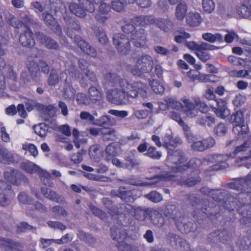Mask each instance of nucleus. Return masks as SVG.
<instances>
[{
  "label": "nucleus",
  "mask_w": 251,
  "mask_h": 251,
  "mask_svg": "<svg viewBox=\"0 0 251 251\" xmlns=\"http://www.w3.org/2000/svg\"><path fill=\"white\" fill-rule=\"evenodd\" d=\"M182 143V140L178 137H174L173 136L166 134L163 139V147L165 148L168 151H175L176 148L180 146Z\"/></svg>",
  "instance_id": "28"
},
{
  "label": "nucleus",
  "mask_w": 251,
  "mask_h": 251,
  "mask_svg": "<svg viewBox=\"0 0 251 251\" xmlns=\"http://www.w3.org/2000/svg\"><path fill=\"white\" fill-rule=\"evenodd\" d=\"M8 23L15 28H24L19 38V42L22 46L30 48L35 45L33 32L28 25L14 16L9 19Z\"/></svg>",
  "instance_id": "6"
},
{
  "label": "nucleus",
  "mask_w": 251,
  "mask_h": 251,
  "mask_svg": "<svg viewBox=\"0 0 251 251\" xmlns=\"http://www.w3.org/2000/svg\"><path fill=\"white\" fill-rule=\"evenodd\" d=\"M5 180L13 185L18 186L27 181V178L18 170L10 168L3 173Z\"/></svg>",
  "instance_id": "15"
},
{
  "label": "nucleus",
  "mask_w": 251,
  "mask_h": 251,
  "mask_svg": "<svg viewBox=\"0 0 251 251\" xmlns=\"http://www.w3.org/2000/svg\"><path fill=\"white\" fill-rule=\"evenodd\" d=\"M89 208L95 216L99 217L100 219L103 220L107 217L106 213L99 208L91 204L89 205Z\"/></svg>",
  "instance_id": "55"
},
{
  "label": "nucleus",
  "mask_w": 251,
  "mask_h": 251,
  "mask_svg": "<svg viewBox=\"0 0 251 251\" xmlns=\"http://www.w3.org/2000/svg\"><path fill=\"white\" fill-rule=\"evenodd\" d=\"M42 16L44 22L47 25L50 26L51 29L55 33L58 35L62 34L61 27L58 24L57 21L51 14L44 13L42 14Z\"/></svg>",
  "instance_id": "30"
},
{
  "label": "nucleus",
  "mask_w": 251,
  "mask_h": 251,
  "mask_svg": "<svg viewBox=\"0 0 251 251\" xmlns=\"http://www.w3.org/2000/svg\"><path fill=\"white\" fill-rule=\"evenodd\" d=\"M64 64L65 70L60 74V80H64L65 83H67L73 79H79L80 73L76 68L75 63L72 61H66Z\"/></svg>",
  "instance_id": "14"
},
{
  "label": "nucleus",
  "mask_w": 251,
  "mask_h": 251,
  "mask_svg": "<svg viewBox=\"0 0 251 251\" xmlns=\"http://www.w3.org/2000/svg\"><path fill=\"white\" fill-rule=\"evenodd\" d=\"M23 169L25 170L27 173L32 174H38L42 179L43 178L49 179L51 178V175L47 171L42 169L37 165L30 162H23L21 164Z\"/></svg>",
  "instance_id": "19"
},
{
  "label": "nucleus",
  "mask_w": 251,
  "mask_h": 251,
  "mask_svg": "<svg viewBox=\"0 0 251 251\" xmlns=\"http://www.w3.org/2000/svg\"><path fill=\"white\" fill-rule=\"evenodd\" d=\"M111 8V6L106 2H103L101 3L99 6V12L100 14L96 16V20L102 23H104L107 19V17L106 15H107Z\"/></svg>",
  "instance_id": "37"
},
{
  "label": "nucleus",
  "mask_w": 251,
  "mask_h": 251,
  "mask_svg": "<svg viewBox=\"0 0 251 251\" xmlns=\"http://www.w3.org/2000/svg\"><path fill=\"white\" fill-rule=\"evenodd\" d=\"M137 151L139 153H143L145 156L152 160H159L162 156L161 151H158L154 146L148 147V144L146 142L140 144L137 147Z\"/></svg>",
  "instance_id": "17"
},
{
  "label": "nucleus",
  "mask_w": 251,
  "mask_h": 251,
  "mask_svg": "<svg viewBox=\"0 0 251 251\" xmlns=\"http://www.w3.org/2000/svg\"><path fill=\"white\" fill-rule=\"evenodd\" d=\"M5 186V188L4 187L2 188L4 191L0 194V205L2 206H7L9 204V199L13 198L15 196L11 185L7 184Z\"/></svg>",
  "instance_id": "32"
},
{
  "label": "nucleus",
  "mask_w": 251,
  "mask_h": 251,
  "mask_svg": "<svg viewBox=\"0 0 251 251\" xmlns=\"http://www.w3.org/2000/svg\"><path fill=\"white\" fill-rule=\"evenodd\" d=\"M189 76L193 79L199 80L201 82H216L219 80V77L214 75L199 74L197 75H193Z\"/></svg>",
  "instance_id": "38"
},
{
  "label": "nucleus",
  "mask_w": 251,
  "mask_h": 251,
  "mask_svg": "<svg viewBox=\"0 0 251 251\" xmlns=\"http://www.w3.org/2000/svg\"><path fill=\"white\" fill-rule=\"evenodd\" d=\"M28 57L26 66L30 73V75L25 72H23L21 74V79L25 84H27L31 81V78L36 80L40 75V71L38 64L33 60Z\"/></svg>",
  "instance_id": "16"
},
{
  "label": "nucleus",
  "mask_w": 251,
  "mask_h": 251,
  "mask_svg": "<svg viewBox=\"0 0 251 251\" xmlns=\"http://www.w3.org/2000/svg\"><path fill=\"white\" fill-rule=\"evenodd\" d=\"M182 101L185 105V113L188 117L193 118L197 116L199 110L202 113H207L211 110V105L209 106L205 102L199 97L195 98L193 102L186 98H183Z\"/></svg>",
  "instance_id": "7"
},
{
  "label": "nucleus",
  "mask_w": 251,
  "mask_h": 251,
  "mask_svg": "<svg viewBox=\"0 0 251 251\" xmlns=\"http://www.w3.org/2000/svg\"><path fill=\"white\" fill-rule=\"evenodd\" d=\"M145 197L154 203H158L162 200V195L156 191H151L145 195Z\"/></svg>",
  "instance_id": "53"
},
{
  "label": "nucleus",
  "mask_w": 251,
  "mask_h": 251,
  "mask_svg": "<svg viewBox=\"0 0 251 251\" xmlns=\"http://www.w3.org/2000/svg\"><path fill=\"white\" fill-rule=\"evenodd\" d=\"M135 17L131 20L132 24H127L122 26L123 31L127 35L117 34L113 36V44L118 51L122 54H127L130 50L129 38L136 47L143 48L146 45L147 34L144 29L135 30L134 25H136L132 22Z\"/></svg>",
  "instance_id": "3"
},
{
  "label": "nucleus",
  "mask_w": 251,
  "mask_h": 251,
  "mask_svg": "<svg viewBox=\"0 0 251 251\" xmlns=\"http://www.w3.org/2000/svg\"><path fill=\"white\" fill-rule=\"evenodd\" d=\"M74 40L79 48L86 54L93 57L96 56L97 51L96 50L89 45L80 36L75 35L74 37Z\"/></svg>",
  "instance_id": "29"
},
{
  "label": "nucleus",
  "mask_w": 251,
  "mask_h": 251,
  "mask_svg": "<svg viewBox=\"0 0 251 251\" xmlns=\"http://www.w3.org/2000/svg\"><path fill=\"white\" fill-rule=\"evenodd\" d=\"M40 42L45 45L46 48L57 50L59 49V45L57 42L52 38L43 34H39L38 36Z\"/></svg>",
  "instance_id": "39"
},
{
  "label": "nucleus",
  "mask_w": 251,
  "mask_h": 251,
  "mask_svg": "<svg viewBox=\"0 0 251 251\" xmlns=\"http://www.w3.org/2000/svg\"><path fill=\"white\" fill-rule=\"evenodd\" d=\"M201 193L211 198L218 203L210 202L208 200L200 201L195 197V201L192 203L194 207L193 217L199 224L201 221L209 220L215 226L226 224V222H234L235 220V212L241 216L243 215L239 211L243 204H244L243 197L239 192L238 197L231 195L227 191L224 189H210L207 187L200 188Z\"/></svg>",
  "instance_id": "1"
},
{
  "label": "nucleus",
  "mask_w": 251,
  "mask_h": 251,
  "mask_svg": "<svg viewBox=\"0 0 251 251\" xmlns=\"http://www.w3.org/2000/svg\"><path fill=\"white\" fill-rule=\"evenodd\" d=\"M96 33L100 43L103 45L106 44L108 40L102 28H98L96 31Z\"/></svg>",
  "instance_id": "59"
},
{
  "label": "nucleus",
  "mask_w": 251,
  "mask_h": 251,
  "mask_svg": "<svg viewBox=\"0 0 251 251\" xmlns=\"http://www.w3.org/2000/svg\"><path fill=\"white\" fill-rule=\"evenodd\" d=\"M202 39L210 43H215L218 42L219 43H223L224 39L222 35L220 33H215L214 34L211 33H204L202 35Z\"/></svg>",
  "instance_id": "44"
},
{
  "label": "nucleus",
  "mask_w": 251,
  "mask_h": 251,
  "mask_svg": "<svg viewBox=\"0 0 251 251\" xmlns=\"http://www.w3.org/2000/svg\"><path fill=\"white\" fill-rule=\"evenodd\" d=\"M135 153V150H132L126 154L124 165L126 168L131 169L139 165V162L136 159Z\"/></svg>",
  "instance_id": "34"
},
{
  "label": "nucleus",
  "mask_w": 251,
  "mask_h": 251,
  "mask_svg": "<svg viewBox=\"0 0 251 251\" xmlns=\"http://www.w3.org/2000/svg\"><path fill=\"white\" fill-rule=\"evenodd\" d=\"M41 191L42 194L47 199L56 202H59L60 197L55 192L47 187H42Z\"/></svg>",
  "instance_id": "45"
},
{
  "label": "nucleus",
  "mask_w": 251,
  "mask_h": 251,
  "mask_svg": "<svg viewBox=\"0 0 251 251\" xmlns=\"http://www.w3.org/2000/svg\"><path fill=\"white\" fill-rule=\"evenodd\" d=\"M153 66L152 56L149 54H143L137 59L134 65L130 66V71L133 75L141 76L151 73Z\"/></svg>",
  "instance_id": "8"
},
{
  "label": "nucleus",
  "mask_w": 251,
  "mask_h": 251,
  "mask_svg": "<svg viewBox=\"0 0 251 251\" xmlns=\"http://www.w3.org/2000/svg\"><path fill=\"white\" fill-rule=\"evenodd\" d=\"M0 247L5 251H24V246L20 242L0 237Z\"/></svg>",
  "instance_id": "22"
},
{
  "label": "nucleus",
  "mask_w": 251,
  "mask_h": 251,
  "mask_svg": "<svg viewBox=\"0 0 251 251\" xmlns=\"http://www.w3.org/2000/svg\"><path fill=\"white\" fill-rule=\"evenodd\" d=\"M151 208L141 206L134 207L126 204L123 215L125 217H133L139 221H144L149 216Z\"/></svg>",
  "instance_id": "12"
},
{
  "label": "nucleus",
  "mask_w": 251,
  "mask_h": 251,
  "mask_svg": "<svg viewBox=\"0 0 251 251\" xmlns=\"http://www.w3.org/2000/svg\"><path fill=\"white\" fill-rule=\"evenodd\" d=\"M179 35L175 36V41L177 43H181L185 41V40L190 37V34L184 31H178Z\"/></svg>",
  "instance_id": "64"
},
{
  "label": "nucleus",
  "mask_w": 251,
  "mask_h": 251,
  "mask_svg": "<svg viewBox=\"0 0 251 251\" xmlns=\"http://www.w3.org/2000/svg\"><path fill=\"white\" fill-rule=\"evenodd\" d=\"M78 4L71 2L69 8L70 12L77 17L83 18L86 16V12L93 13L95 7L90 3L89 0H78Z\"/></svg>",
  "instance_id": "13"
},
{
  "label": "nucleus",
  "mask_w": 251,
  "mask_h": 251,
  "mask_svg": "<svg viewBox=\"0 0 251 251\" xmlns=\"http://www.w3.org/2000/svg\"><path fill=\"white\" fill-rule=\"evenodd\" d=\"M215 101L216 102L217 107L211 105L212 111L217 117L225 119L230 115V111L227 108L226 100L222 99H217L215 100Z\"/></svg>",
  "instance_id": "20"
},
{
  "label": "nucleus",
  "mask_w": 251,
  "mask_h": 251,
  "mask_svg": "<svg viewBox=\"0 0 251 251\" xmlns=\"http://www.w3.org/2000/svg\"><path fill=\"white\" fill-rule=\"evenodd\" d=\"M76 100L78 102L83 104H90V102L89 100V95L87 96L85 94L83 93H79L76 96Z\"/></svg>",
  "instance_id": "63"
},
{
  "label": "nucleus",
  "mask_w": 251,
  "mask_h": 251,
  "mask_svg": "<svg viewBox=\"0 0 251 251\" xmlns=\"http://www.w3.org/2000/svg\"><path fill=\"white\" fill-rule=\"evenodd\" d=\"M215 144V140L211 137H207L201 141L193 142L191 148L195 151H203L206 150L213 147Z\"/></svg>",
  "instance_id": "26"
},
{
  "label": "nucleus",
  "mask_w": 251,
  "mask_h": 251,
  "mask_svg": "<svg viewBox=\"0 0 251 251\" xmlns=\"http://www.w3.org/2000/svg\"><path fill=\"white\" fill-rule=\"evenodd\" d=\"M149 84L154 93L162 94L164 92V87L163 84L158 80L152 79L150 80Z\"/></svg>",
  "instance_id": "48"
},
{
  "label": "nucleus",
  "mask_w": 251,
  "mask_h": 251,
  "mask_svg": "<svg viewBox=\"0 0 251 251\" xmlns=\"http://www.w3.org/2000/svg\"><path fill=\"white\" fill-rule=\"evenodd\" d=\"M117 148L114 143L109 144L105 148L104 157L107 161H110L118 155Z\"/></svg>",
  "instance_id": "42"
},
{
  "label": "nucleus",
  "mask_w": 251,
  "mask_h": 251,
  "mask_svg": "<svg viewBox=\"0 0 251 251\" xmlns=\"http://www.w3.org/2000/svg\"><path fill=\"white\" fill-rule=\"evenodd\" d=\"M219 48L209 44L205 42H201V46L196 53L197 57L202 62H206L211 58V55L208 50H213L218 49Z\"/></svg>",
  "instance_id": "25"
},
{
  "label": "nucleus",
  "mask_w": 251,
  "mask_h": 251,
  "mask_svg": "<svg viewBox=\"0 0 251 251\" xmlns=\"http://www.w3.org/2000/svg\"><path fill=\"white\" fill-rule=\"evenodd\" d=\"M245 109H240L234 112L231 115L226 117L227 119L230 123L244 125L245 122Z\"/></svg>",
  "instance_id": "36"
},
{
  "label": "nucleus",
  "mask_w": 251,
  "mask_h": 251,
  "mask_svg": "<svg viewBox=\"0 0 251 251\" xmlns=\"http://www.w3.org/2000/svg\"><path fill=\"white\" fill-rule=\"evenodd\" d=\"M202 21L201 15L198 13L189 12L186 17V23L190 26H199Z\"/></svg>",
  "instance_id": "41"
},
{
  "label": "nucleus",
  "mask_w": 251,
  "mask_h": 251,
  "mask_svg": "<svg viewBox=\"0 0 251 251\" xmlns=\"http://www.w3.org/2000/svg\"><path fill=\"white\" fill-rule=\"evenodd\" d=\"M202 165L201 160L198 158H192L186 164H183L182 166L178 168V171H185L189 168L194 169V170L199 169L200 171V167Z\"/></svg>",
  "instance_id": "40"
},
{
  "label": "nucleus",
  "mask_w": 251,
  "mask_h": 251,
  "mask_svg": "<svg viewBox=\"0 0 251 251\" xmlns=\"http://www.w3.org/2000/svg\"><path fill=\"white\" fill-rule=\"evenodd\" d=\"M111 7L115 11L121 12L124 11L125 4L119 0H115L111 2Z\"/></svg>",
  "instance_id": "60"
},
{
  "label": "nucleus",
  "mask_w": 251,
  "mask_h": 251,
  "mask_svg": "<svg viewBox=\"0 0 251 251\" xmlns=\"http://www.w3.org/2000/svg\"><path fill=\"white\" fill-rule=\"evenodd\" d=\"M166 102H168L169 107L177 111H180L183 108V105L181 102L172 98H169L166 100Z\"/></svg>",
  "instance_id": "56"
},
{
  "label": "nucleus",
  "mask_w": 251,
  "mask_h": 251,
  "mask_svg": "<svg viewBox=\"0 0 251 251\" xmlns=\"http://www.w3.org/2000/svg\"><path fill=\"white\" fill-rule=\"evenodd\" d=\"M147 179L151 181L150 182H147L148 185L152 188L163 187L165 185L166 182L170 180L168 176L164 175H155Z\"/></svg>",
  "instance_id": "31"
},
{
  "label": "nucleus",
  "mask_w": 251,
  "mask_h": 251,
  "mask_svg": "<svg viewBox=\"0 0 251 251\" xmlns=\"http://www.w3.org/2000/svg\"><path fill=\"white\" fill-rule=\"evenodd\" d=\"M248 6L243 4L239 8L238 11L243 18L251 17V0H247Z\"/></svg>",
  "instance_id": "52"
},
{
  "label": "nucleus",
  "mask_w": 251,
  "mask_h": 251,
  "mask_svg": "<svg viewBox=\"0 0 251 251\" xmlns=\"http://www.w3.org/2000/svg\"><path fill=\"white\" fill-rule=\"evenodd\" d=\"M167 239L170 241L171 243L173 242L176 245L179 244L180 247L182 248V251H186L190 249V245L187 241L179 236L174 233H169L167 236Z\"/></svg>",
  "instance_id": "35"
},
{
  "label": "nucleus",
  "mask_w": 251,
  "mask_h": 251,
  "mask_svg": "<svg viewBox=\"0 0 251 251\" xmlns=\"http://www.w3.org/2000/svg\"><path fill=\"white\" fill-rule=\"evenodd\" d=\"M102 202L108 212L112 215H122L124 212L126 204H115L113 201L108 198L102 199Z\"/></svg>",
  "instance_id": "21"
},
{
  "label": "nucleus",
  "mask_w": 251,
  "mask_h": 251,
  "mask_svg": "<svg viewBox=\"0 0 251 251\" xmlns=\"http://www.w3.org/2000/svg\"><path fill=\"white\" fill-rule=\"evenodd\" d=\"M149 217L151 223L156 226L161 227L165 224L162 213L156 209L151 208Z\"/></svg>",
  "instance_id": "33"
},
{
  "label": "nucleus",
  "mask_w": 251,
  "mask_h": 251,
  "mask_svg": "<svg viewBox=\"0 0 251 251\" xmlns=\"http://www.w3.org/2000/svg\"><path fill=\"white\" fill-rule=\"evenodd\" d=\"M105 80L113 84L119 83L122 90L114 89L106 93L107 100L112 103L121 105L130 98L140 97L143 99L147 97L148 86L140 81L129 83L126 80L121 78L115 73H108L104 75Z\"/></svg>",
  "instance_id": "2"
},
{
  "label": "nucleus",
  "mask_w": 251,
  "mask_h": 251,
  "mask_svg": "<svg viewBox=\"0 0 251 251\" xmlns=\"http://www.w3.org/2000/svg\"><path fill=\"white\" fill-rule=\"evenodd\" d=\"M19 201L24 204H29L32 201V199L25 192H22L18 196Z\"/></svg>",
  "instance_id": "62"
},
{
  "label": "nucleus",
  "mask_w": 251,
  "mask_h": 251,
  "mask_svg": "<svg viewBox=\"0 0 251 251\" xmlns=\"http://www.w3.org/2000/svg\"><path fill=\"white\" fill-rule=\"evenodd\" d=\"M187 5L185 3H179L176 9V17L179 21H182L186 17L187 12Z\"/></svg>",
  "instance_id": "43"
},
{
  "label": "nucleus",
  "mask_w": 251,
  "mask_h": 251,
  "mask_svg": "<svg viewBox=\"0 0 251 251\" xmlns=\"http://www.w3.org/2000/svg\"><path fill=\"white\" fill-rule=\"evenodd\" d=\"M110 194L112 197L120 198L122 201L126 202H133L135 200L132 192L126 190L125 187H121L117 190H112Z\"/></svg>",
  "instance_id": "27"
},
{
  "label": "nucleus",
  "mask_w": 251,
  "mask_h": 251,
  "mask_svg": "<svg viewBox=\"0 0 251 251\" xmlns=\"http://www.w3.org/2000/svg\"><path fill=\"white\" fill-rule=\"evenodd\" d=\"M4 65H1L0 63V89H3L5 87V76L3 75V70L6 72V77L7 78L11 79L14 81H16L17 75L16 72L13 70L12 66L9 65H6L4 61Z\"/></svg>",
  "instance_id": "18"
},
{
  "label": "nucleus",
  "mask_w": 251,
  "mask_h": 251,
  "mask_svg": "<svg viewBox=\"0 0 251 251\" xmlns=\"http://www.w3.org/2000/svg\"><path fill=\"white\" fill-rule=\"evenodd\" d=\"M163 212L166 217L175 221L177 228L182 234H188L196 230L197 225L195 223L191 222L184 223L185 218L182 215L180 210L176 205L173 204H167Z\"/></svg>",
  "instance_id": "4"
},
{
  "label": "nucleus",
  "mask_w": 251,
  "mask_h": 251,
  "mask_svg": "<svg viewBox=\"0 0 251 251\" xmlns=\"http://www.w3.org/2000/svg\"><path fill=\"white\" fill-rule=\"evenodd\" d=\"M234 227L224 228L223 230H215L209 234L207 241L210 244H229L235 236Z\"/></svg>",
  "instance_id": "9"
},
{
  "label": "nucleus",
  "mask_w": 251,
  "mask_h": 251,
  "mask_svg": "<svg viewBox=\"0 0 251 251\" xmlns=\"http://www.w3.org/2000/svg\"><path fill=\"white\" fill-rule=\"evenodd\" d=\"M111 123L110 119L107 115L101 116L97 120V124L99 126L106 128L111 126Z\"/></svg>",
  "instance_id": "57"
},
{
  "label": "nucleus",
  "mask_w": 251,
  "mask_h": 251,
  "mask_svg": "<svg viewBox=\"0 0 251 251\" xmlns=\"http://www.w3.org/2000/svg\"><path fill=\"white\" fill-rule=\"evenodd\" d=\"M36 228L25 222H22L17 225L16 232L18 234L35 230Z\"/></svg>",
  "instance_id": "51"
},
{
  "label": "nucleus",
  "mask_w": 251,
  "mask_h": 251,
  "mask_svg": "<svg viewBox=\"0 0 251 251\" xmlns=\"http://www.w3.org/2000/svg\"><path fill=\"white\" fill-rule=\"evenodd\" d=\"M240 251H251V241L244 237L237 243Z\"/></svg>",
  "instance_id": "47"
},
{
  "label": "nucleus",
  "mask_w": 251,
  "mask_h": 251,
  "mask_svg": "<svg viewBox=\"0 0 251 251\" xmlns=\"http://www.w3.org/2000/svg\"><path fill=\"white\" fill-rule=\"evenodd\" d=\"M200 174L201 171L199 169L194 170L191 173L186 179H177V184L181 186H185L188 187L195 186L201 181Z\"/></svg>",
  "instance_id": "23"
},
{
  "label": "nucleus",
  "mask_w": 251,
  "mask_h": 251,
  "mask_svg": "<svg viewBox=\"0 0 251 251\" xmlns=\"http://www.w3.org/2000/svg\"><path fill=\"white\" fill-rule=\"evenodd\" d=\"M214 131L217 135L223 136L227 132V127L224 124L220 123L215 127Z\"/></svg>",
  "instance_id": "61"
},
{
  "label": "nucleus",
  "mask_w": 251,
  "mask_h": 251,
  "mask_svg": "<svg viewBox=\"0 0 251 251\" xmlns=\"http://www.w3.org/2000/svg\"><path fill=\"white\" fill-rule=\"evenodd\" d=\"M110 231L112 239L118 242L116 246L119 251H133L132 246L127 242L130 237L122 226H112Z\"/></svg>",
  "instance_id": "10"
},
{
  "label": "nucleus",
  "mask_w": 251,
  "mask_h": 251,
  "mask_svg": "<svg viewBox=\"0 0 251 251\" xmlns=\"http://www.w3.org/2000/svg\"><path fill=\"white\" fill-rule=\"evenodd\" d=\"M132 22L137 25L142 26L154 24L164 32L169 31L174 26L173 23L171 20L161 18L156 19L152 15L136 16Z\"/></svg>",
  "instance_id": "5"
},
{
  "label": "nucleus",
  "mask_w": 251,
  "mask_h": 251,
  "mask_svg": "<svg viewBox=\"0 0 251 251\" xmlns=\"http://www.w3.org/2000/svg\"><path fill=\"white\" fill-rule=\"evenodd\" d=\"M13 161L12 157L7 151L3 148H0V163L9 164Z\"/></svg>",
  "instance_id": "50"
},
{
  "label": "nucleus",
  "mask_w": 251,
  "mask_h": 251,
  "mask_svg": "<svg viewBox=\"0 0 251 251\" xmlns=\"http://www.w3.org/2000/svg\"><path fill=\"white\" fill-rule=\"evenodd\" d=\"M100 147L98 145H92L89 148V154L92 159L98 160L100 156Z\"/></svg>",
  "instance_id": "54"
},
{
  "label": "nucleus",
  "mask_w": 251,
  "mask_h": 251,
  "mask_svg": "<svg viewBox=\"0 0 251 251\" xmlns=\"http://www.w3.org/2000/svg\"><path fill=\"white\" fill-rule=\"evenodd\" d=\"M90 104L94 106H102L104 103V96L102 91L94 86L90 87L88 91Z\"/></svg>",
  "instance_id": "24"
},
{
  "label": "nucleus",
  "mask_w": 251,
  "mask_h": 251,
  "mask_svg": "<svg viewBox=\"0 0 251 251\" xmlns=\"http://www.w3.org/2000/svg\"><path fill=\"white\" fill-rule=\"evenodd\" d=\"M202 7L204 11L211 13L215 8V4L212 0H202Z\"/></svg>",
  "instance_id": "58"
},
{
  "label": "nucleus",
  "mask_w": 251,
  "mask_h": 251,
  "mask_svg": "<svg viewBox=\"0 0 251 251\" xmlns=\"http://www.w3.org/2000/svg\"><path fill=\"white\" fill-rule=\"evenodd\" d=\"M33 129L35 133L41 137H45L49 130V126L44 123H41L39 125L34 126Z\"/></svg>",
  "instance_id": "46"
},
{
  "label": "nucleus",
  "mask_w": 251,
  "mask_h": 251,
  "mask_svg": "<svg viewBox=\"0 0 251 251\" xmlns=\"http://www.w3.org/2000/svg\"><path fill=\"white\" fill-rule=\"evenodd\" d=\"M188 158L184 151L180 149H176L175 151H168L166 160L167 165L174 172H183V171H178V168L182 166L187 161Z\"/></svg>",
  "instance_id": "11"
},
{
  "label": "nucleus",
  "mask_w": 251,
  "mask_h": 251,
  "mask_svg": "<svg viewBox=\"0 0 251 251\" xmlns=\"http://www.w3.org/2000/svg\"><path fill=\"white\" fill-rule=\"evenodd\" d=\"M243 126L245 125L236 124L232 128V131L238 139L244 138L247 135L248 131L243 130Z\"/></svg>",
  "instance_id": "49"
}]
</instances>
